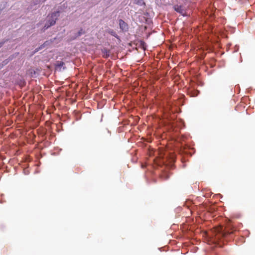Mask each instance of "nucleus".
Listing matches in <instances>:
<instances>
[{
  "instance_id": "f257e3e1",
  "label": "nucleus",
  "mask_w": 255,
  "mask_h": 255,
  "mask_svg": "<svg viewBox=\"0 0 255 255\" xmlns=\"http://www.w3.org/2000/svg\"><path fill=\"white\" fill-rule=\"evenodd\" d=\"M59 16V11H56L55 12L52 13L50 16L48 15V19L43 27L44 30H45L50 26L54 25Z\"/></svg>"
},
{
  "instance_id": "f03ea898",
  "label": "nucleus",
  "mask_w": 255,
  "mask_h": 255,
  "mask_svg": "<svg viewBox=\"0 0 255 255\" xmlns=\"http://www.w3.org/2000/svg\"><path fill=\"white\" fill-rule=\"evenodd\" d=\"M102 53L103 56L105 58H108V57H109L111 54L110 50L105 48L103 49H102Z\"/></svg>"
},
{
  "instance_id": "7ed1b4c3",
  "label": "nucleus",
  "mask_w": 255,
  "mask_h": 255,
  "mask_svg": "<svg viewBox=\"0 0 255 255\" xmlns=\"http://www.w3.org/2000/svg\"><path fill=\"white\" fill-rule=\"evenodd\" d=\"M174 10L177 12L182 14L184 12V9L182 6L176 5L174 6Z\"/></svg>"
},
{
  "instance_id": "20e7f679",
  "label": "nucleus",
  "mask_w": 255,
  "mask_h": 255,
  "mask_svg": "<svg viewBox=\"0 0 255 255\" xmlns=\"http://www.w3.org/2000/svg\"><path fill=\"white\" fill-rule=\"evenodd\" d=\"M221 234L223 237H226L228 235L233 234L234 231L230 232L229 231H222V229L220 228Z\"/></svg>"
},
{
  "instance_id": "39448f33",
  "label": "nucleus",
  "mask_w": 255,
  "mask_h": 255,
  "mask_svg": "<svg viewBox=\"0 0 255 255\" xmlns=\"http://www.w3.org/2000/svg\"><path fill=\"white\" fill-rule=\"evenodd\" d=\"M119 24L120 28L123 30L126 29L127 28V24L122 19H120L119 20Z\"/></svg>"
},
{
  "instance_id": "423d86ee",
  "label": "nucleus",
  "mask_w": 255,
  "mask_h": 255,
  "mask_svg": "<svg viewBox=\"0 0 255 255\" xmlns=\"http://www.w3.org/2000/svg\"><path fill=\"white\" fill-rule=\"evenodd\" d=\"M37 74H38L37 72L33 69H29L27 72V74L29 75L31 77Z\"/></svg>"
},
{
  "instance_id": "0eeeda50",
  "label": "nucleus",
  "mask_w": 255,
  "mask_h": 255,
  "mask_svg": "<svg viewBox=\"0 0 255 255\" xmlns=\"http://www.w3.org/2000/svg\"><path fill=\"white\" fill-rule=\"evenodd\" d=\"M49 42L48 41H45L42 45H41L39 47L36 48L35 50V52L38 51L40 49H41L42 48H44L45 46L49 44Z\"/></svg>"
},
{
  "instance_id": "6e6552de",
  "label": "nucleus",
  "mask_w": 255,
  "mask_h": 255,
  "mask_svg": "<svg viewBox=\"0 0 255 255\" xmlns=\"http://www.w3.org/2000/svg\"><path fill=\"white\" fill-rule=\"evenodd\" d=\"M85 33V31L83 29H81L78 32V36L81 35Z\"/></svg>"
},
{
  "instance_id": "1a4fd4ad",
  "label": "nucleus",
  "mask_w": 255,
  "mask_h": 255,
  "mask_svg": "<svg viewBox=\"0 0 255 255\" xmlns=\"http://www.w3.org/2000/svg\"><path fill=\"white\" fill-rule=\"evenodd\" d=\"M3 45V43L2 42H0V48Z\"/></svg>"
},
{
  "instance_id": "9d476101",
  "label": "nucleus",
  "mask_w": 255,
  "mask_h": 255,
  "mask_svg": "<svg viewBox=\"0 0 255 255\" xmlns=\"http://www.w3.org/2000/svg\"><path fill=\"white\" fill-rule=\"evenodd\" d=\"M168 178V176H166L165 178H164V179H167Z\"/></svg>"
},
{
  "instance_id": "9b49d317",
  "label": "nucleus",
  "mask_w": 255,
  "mask_h": 255,
  "mask_svg": "<svg viewBox=\"0 0 255 255\" xmlns=\"http://www.w3.org/2000/svg\"><path fill=\"white\" fill-rule=\"evenodd\" d=\"M57 65L60 66H62L63 65L59 64V65Z\"/></svg>"
},
{
  "instance_id": "f8f14e48",
  "label": "nucleus",
  "mask_w": 255,
  "mask_h": 255,
  "mask_svg": "<svg viewBox=\"0 0 255 255\" xmlns=\"http://www.w3.org/2000/svg\"><path fill=\"white\" fill-rule=\"evenodd\" d=\"M47 68H50V67H49V66H48H48H47Z\"/></svg>"
}]
</instances>
